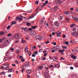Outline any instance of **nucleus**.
<instances>
[{"label": "nucleus", "instance_id": "nucleus-46", "mask_svg": "<svg viewBox=\"0 0 78 78\" xmlns=\"http://www.w3.org/2000/svg\"><path fill=\"white\" fill-rule=\"evenodd\" d=\"M16 53H19V49L16 50Z\"/></svg>", "mask_w": 78, "mask_h": 78}, {"label": "nucleus", "instance_id": "nucleus-2", "mask_svg": "<svg viewBox=\"0 0 78 78\" xmlns=\"http://www.w3.org/2000/svg\"><path fill=\"white\" fill-rule=\"evenodd\" d=\"M4 42L6 46H8L9 45V40L8 39H5V40L4 41Z\"/></svg>", "mask_w": 78, "mask_h": 78}, {"label": "nucleus", "instance_id": "nucleus-47", "mask_svg": "<svg viewBox=\"0 0 78 78\" xmlns=\"http://www.w3.org/2000/svg\"><path fill=\"white\" fill-rule=\"evenodd\" d=\"M62 47L64 49H66L67 48V47L62 46Z\"/></svg>", "mask_w": 78, "mask_h": 78}, {"label": "nucleus", "instance_id": "nucleus-36", "mask_svg": "<svg viewBox=\"0 0 78 78\" xmlns=\"http://www.w3.org/2000/svg\"><path fill=\"white\" fill-rule=\"evenodd\" d=\"M35 4L38 5V4H39V2H38V1H35Z\"/></svg>", "mask_w": 78, "mask_h": 78}, {"label": "nucleus", "instance_id": "nucleus-41", "mask_svg": "<svg viewBox=\"0 0 78 78\" xmlns=\"http://www.w3.org/2000/svg\"><path fill=\"white\" fill-rule=\"evenodd\" d=\"M55 48L57 50H58V49L59 48V46H55Z\"/></svg>", "mask_w": 78, "mask_h": 78}, {"label": "nucleus", "instance_id": "nucleus-8", "mask_svg": "<svg viewBox=\"0 0 78 78\" xmlns=\"http://www.w3.org/2000/svg\"><path fill=\"white\" fill-rule=\"evenodd\" d=\"M56 34L57 37H59L61 35V32H60V30H59L57 32Z\"/></svg>", "mask_w": 78, "mask_h": 78}, {"label": "nucleus", "instance_id": "nucleus-51", "mask_svg": "<svg viewBox=\"0 0 78 78\" xmlns=\"http://www.w3.org/2000/svg\"><path fill=\"white\" fill-rule=\"evenodd\" d=\"M73 31H76V27H74L73 29Z\"/></svg>", "mask_w": 78, "mask_h": 78}, {"label": "nucleus", "instance_id": "nucleus-7", "mask_svg": "<svg viewBox=\"0 0 78 78\" xmlns=\"http://www.w3.org/2000/svg\"><path fill=\"white\" fill-rule=\"evenodd\" d=\"M35 39L40 41V40H41V39H42V37L40 36H37L35 37Z\"/></svg>", "mask_w": 78, "mask_h": 78}, {"label": "nucleus", "instance_id": "nucleus-63", "mask_svg": "<svg viewBox=\"0 0 78 78\" xmlns=\"http://www.w3.org/2000/svg\"><path fill=\"white\" fill-rule=\"evenodd\" d=\"M47 55V53H45L44 55V56H46Z\"/></svg>", "mask_w": 78, "mask_h": 78}, {"label": "nucleus", "instance_id": "nucleus-22", "mask_svg": "<svg viewBox=\"0 0 78 78\" xmlns=\"http://www.w3.org/2000/svg\"><path fill=\"white\" fill-rule=\"evenodd\" d=\"M5 45L3 44H2L0 45V48H3V47H5Z\"/></svg>", "mask_w": 78, "mask_h": 78}, {"label": "nucleus", "instance_id": "nucleus-12", "mask_svg": "<svg viewBox=\"0 0 78 78\" xmlns=\"http://www.w3.org/2000/svg\"><path fill=\"white\" fill-rule=\"evenodd\" d=\"M20 60L22 62H24V61H25V59H23V58L22 56L20 55Z\"/></svg>", "mask_w": 78, "mask_h": 78}, {"label": "nucleus", "instance_id": "nucleus-30", "mask_svg": "<svg viewBox=\"0 0 78 78\" xmlns=\"http://www.w3.org/2000/svg\"><path fill=\"white\" fill-rule=\"evenodd\" d=\"M65 50L64 49H63L62 51H61V52H60L61 54H62L64 53V51Z\"/></svg>", "mask_w": 78, "mask_h": 78}, {"label": "nucleus", "instance_id": "nucleus-33", "mask_svg": "<svg viewBox=\"0 0 78 78\" xmlns=\"http://www.w3.org/2000/svg\"><path fill=\"white\" fill-rule=\"evenodd\" d=\"M12 68L11 69H9L8 71V72H10V73L12 72Z\"/></svg>", "mask_w": 78, "mask_h": 78}, {"label": "nucleus", "instance_id": "nucleus-9", "mask_svg": "<svg viewBox=\"0 0 78 78\" xmlns=\"http://www.w3.org/2000/svg\"><path fill=\"white\" fill-rule=\"evenodd\" d=\"M44 20H45V19L44 18H43L40 21L39 23V24L40 25H42V23H44Z\"/></svg>", "mask_w": 78, "mask_h": 78}, {"label": "nucleus", "instance_id": "nucleus-28", "mask_svg": "<svg viewBox=\"0 0 78 78\" xmlns=\"http://www.w3.org/2000/svg\"><path fill=\"white\" fill-rule=\"evenodd\" d=\"M31 49L32 51H34V49L33 48V46L32 45H31V48H30Z\"/></svg>", "mask_w": 78, "mask_h": 78}, {"label": "nucleus", "instance_id": "nucleus-11", "mask_svg": "<svg viewBox=\"0 0 78 78\" xmlns=\"http://www.w3.org/2000/svg\"><path fill=\"white\" fill-rule=\"evenodd\" d=\"M57 56H55L54 57H52V59L54 61H57Z\"/></svg>", "mask_w": 78, "mask_h": 78}, {"label": "nucleus", "instance_id": "nucleus-16", "mask_svg": "<svg viewBox=\"0 0 78 78\" xmlns=\"http://www.w3.org/2000/svg\"><path fill=\"white\" fill-rule=\"evenodd\" d=\"M24 51L25 53H27L28 52V48L27 47L25 48Z\"/></svg>", "mask_w": 78, "mask_h": 78}, {"label": "nucleus", "instance_id": "nucleus-53", "mask_svg": "<svg viewBox=\"0 0 78 78\" xmlns=\"http://www.w3.org/2000/svg\"><path fill=\"white\" fill-rule=\"evenodd\" d=\"M32 30V29L31 28H29V29L28 28V31H31Z\"/></svg>", "mask_w": 78, "mask_h": 78}, {"label": "nucleus", "instance_id": "nucleus-15", "mask_svg": "<svg viewBox=\"0 0 78 78\" xmlns=\"http://www.w3.org/2000/svg\"><path fill=\"white\" fill-rule=\"evenodd\" d=\"M55 66L54 67H57V68H59L60 67V65H54Z\"/></svg>", "mask_w": 78, "mask_h": 78}, {"label": "nucleus", "instance_id": "nucleus-44", "mask_svg": "<svg viewBox=\"0 0 78 78\" xmlns=\"http://www.w3.org/2000/svg\"><path fill=\"white\" fill-rule=\"evenodd\" d=\"M5 69V67H4V66H1V70H3V69Z\"/></svg>", "mask_w": 78, "mask_h": 78}, {"label": "nucleus", "instance_id": "nucleus-18", "mask_svg": "<svg viewBox=\"0 0 78 78\" xmlns=\"http://www.w3.org/2000/svg\"><path fill=\"white\" fill-rule=\"evenodd\" d=\"M11 23L13 24V25H14L15 24H16V23H17V22H16V21H13Z\"/></svg>", "mask_w": 78, "mask_h": 78}, {"label": "nucleus", "instance_id": "nucleus-52", "mask_svg": "<svg viewBox=\"0 0 78 78\" xmlns=\"http://www.w3.org/2000/svg\"><path fill=\"white\" fill-rule=\"evenodd\" d=\"M11 34L10 33H9L7 35V36H9V37L11 36Z\"/></svg>", "mask_w": 78, "mask_h": 78}, {"label": "nucleus", "instance_id": "nucleus-35", "mask_svg": "<svg viewBox=\"0 0 78 78\" xmlns=\"http://www.w3.org/2000/svg\"><path fill=\"white\" fill-rule=\"evenodd\" d=\"M43 51V49H41L39 50V52H40V53H42Z\"/></svg>", "mask_w": 78, "mask_h": 78}, {"label": "nucleus", "instance_id": "nucleus-45", "mask_svg": "<svg viewBox=\"0 0 78 78\" xmlns=\"http://www.w3.org/2000/svg\"><path fill=\"white\" fill-rule=\"evenodd\" d=\"M23 71H25V69L24 68H22L21 70V72L22 73H23Z\"/></svg>", "mask_w": 78, "mask_h": 78}, {"label": "nucleus", "instance_id": "nucleus-42", "mask_svg": "<svg viewBox=\"0 0 78 78\" xmlns=\"http://www.w3.org/2000/svg\"><path fill=\"white\" fill-rule=\"evenodd\" d=\"M61 59L62 60H64V59H65V58H63V57H61Z\"/></svg>", "mask_w": 78, "mask_h": 78}, {"label": "nucleus", "instance_id": "nucleus-25", "mask_svg": "<svg viewBox=\"0 0 78 78\" xmlns=\"http://www.w3.org/2000/svg\"><path fill=\"white\" fill-rule=\"evenodd\" d=\"M4 34H5V32H0V35H3Z\"/></svg>", "mask_w": 78, "mask_h": 78}, {"label": "nucleus", "instance_id": "nucleus-19", "mask_svg": "<svg viewBox=\"0 0 78 78\" xmlns=\"http://www.w3.org/2000/svg\"><path fill=\"white\" fill-rule=\"evenodd\" d=\"M9 65V63H5L3 64V66H8Z\"/></svg>", "mask_w": 78, "mask_h": 78}, {"label": "nucleus", "instance_id": "nucleus-49", "mask_svg": "<svg viewBox=\"0 0 78 78\" xmlns=\"http://www.w3.org/2000/svg\"><path fill=\"white\" fill-rule=\"evenodd\" d=\"M27 78H30L31 77V76H30L28 74L27 75Z\"/></svg>", "mask_w": 78, "mask_h": 78}, {"label": "nucleus", "instance_id": "nucleus-20", "mask_svg": "<svg viewBox=\"0 0 78 78\" xmlns=\"http://www.w3.org/2000/svg\"><path fill=\"white\" fill-rule=\"evenodd\" d=\"M22 41V43L23 44V43H25L26 42V41L25 40H23V38H22L21 39Z\"/></svg>", "mask_w": 78, "mask_h": 78}, {"label": "nucleus", "instance_id": "nucleus-3", "mask_svg": "<svg viewBox=\"0 0 78 78\" xmlns=\"http://www.w3.org/2000/svg\"><path fill=\"white\" fill-rule=\"evenodd\" d=\"M58 6H56L54 7V8H51V10L53 12H56L57 11V9H58Z\"/></svg>", "mask_w": 78, "mask_h": 78}, {"label": "nucleus", "instance_id": "nucleus-4", "mask_svg": "<svg viewBox=\"0 0 78 78\" xmlns=\"http://www.w3.org/2000/svg\"><path fill=\"white\" fill-rule=\"evenodd\" d=\"M48 72V71H46L45 72V73L44 74V76L46 78H50V76L49 74L47 73Z\"/></svg>", "mask_w": 78, "mask_h": 78}, {"label": "nucleus", "instance_id": "nucleus-6", "mask_svg": "<svg viewBox=\"0 0 78 78\" xmlns=\"http://www.w3.org/2000/svg\"><path fill=\"white\" fill-rule=\"evenodd\" d=\"M36 32L34 31H30L29 33V34H30V35H35L36 34Z\"/></svg>", "mask_w": 78, "mask_h": 78}, {"label": "nucleus", "instance_id": "nucleus-60", "mask_svg": "<svg viewBox=\"0 0 78 78\" xmlns=\"http://www.w3.org/2000/svg\"><path fill=\"white\" fill-rule=\"evenodd\" d=\"M10 49L11 51H14V48H11Z\"/></svg>", "mask_w": 78, "mask_h": 78}, {"label": "nucleus", "instance_id": "nucleus-58", "mask_svg": "<svg viewBox=\"0 0 78 78\" xmlns=\"http://www.w3.org/2000/svg\"><path fill=\"white\" fill-rule=\"evenodd\" d=\"M51 51L52 53H54V52H55V50H51Z\"/></svg>", "mask_w": 78, "mask_h": 78}, {"label": "nucleus", "instance_id": "nucleus-64", "mask_svg": "<svg viewBox=\"0 0 78 78\" xmlns=\"http://www.w3.org/2000/svg\"><path fill=\"white\" fill-rule=\"evenodd\" d=\"M76 51H78V48H76Z\"/></svg>", "mask_w": 78, "mask_h": 78}, {"label": "nucleus", "instance_id": "nucleus-54", "mask_svg": "<svg viewBox=\"0 0 78 78\" xmlns=\"http://www.w3.org/2000/svg\"><path fill=\"white\" fill-rule=\"evenodd\" d=\"M50 41H48L46 42H45V44H48L49 43Z\"/></svg>", "mask_w": 78, "mask_h": 78}, {"label": "nucleus", "instance_id": "nucleus-21", "mask_svg": "<svg viewBox=\"0 0 78 78\" xmlns=\"http://www.w3.org/2000/svg\"><path fill=\"white\" fill-rule=\"evenodd\" d=\"M56 2L58 4L60 3H61V1L60 0H56Z\"/></svg>", "mask_w": 78, "mask_h": 78}, {"label": "nucleus", "instance_id": "nucleus-56", "mask_svg": "<svg viewBox=\"0 0 78 78\" xmlns=\"http://www.w3.org/2000/svg\"><path fill=\"white\" fill-rule=\"evenodd\" d=\"M65 19L66 20H69V18H67V17H66L65 18Z\"/></svg>", "mask_w": 78, "mask_h": 78}, {"label": "nucleus", "instance_id": "nucleus-37", "mask_svg": "<svg viewBox=\"0 0 78 78\" xmlns=\"http://www.w3.org/2000/svg\"><path fill=\"white\" fill-rule=\"evenodd\" d=\"M1 75H5V73L4 72H1L0 73Z\"/></svg>", "mask_w": 78, "mask_h": 78}, {"label": "nucleus", "instance_id": "nucleus-24", "mask_svg": "<svg viewBox=\"0 0 78 78\" xmlns=\"http://www.w3.org/2000/svg\"><path fill=\"white\" fill-rule=\"evenodd\" d=\"M62 19V16H61L60 18L58 19L59 21H61Z\"/></svg>", "mask_w": 78, "mask_h": 78}, {"label": "nucleus", "instance_id": "nucleus-32", "mask_svg": "<svg viewBox=\"0 0 78 78\" xmlns=\"http://www.w3.org/2000/svg\"><path fill=\"white\" fill-rule=\"evenodd\" d=\"M75 11L76 12H78V8H76L75 9Z\"/></svg>", "mask_w": 78, "mask_h": 78}, {"label": "nucleus", "instance_id": "nucleus-23", "mask_svg": "<svg viewBox=\"0 0 78 78\" xmlns=\"http://www.w3.org/2000/svg\"><path fill=\"white\" fill-rule=\"evenodd\" d=\"M27 73L30 74L31 73V71L30 70H27Z\"/></svg>", "mask_w": 78, "mask_h": 78}, {"label": "nucleus", "instance_id": "nucleus-31", "mask_svg": "<svg viewBox=\"0 0 78 78\" xmlns=\"http://www.w3.org/2000/svg\"><path fill=\"white\" fill-rule=\"evenodd\" d=\"M75 26V24H71L70 25V27L71 28H72L73 27Z\"/></svg>", "mask_w": 78, "mask_h": 78}, {"label": "nucleus", "instance_id": "nucleus-43", "mask_svg": "<svg viewBox=\"0 0 78 78\" xmlns=\"http://www.w3.org/2000/svg\"><path fill=\"white\" fill-rule=\"evenodd\" d=\"M9 67L8 66L6 67L5 68V70H9Z\"/></svg>", "mask_w": 78, "mask_h": 78}, {"label": "nucleus", "instance_id": "nucleus-59", "mask_svg": "<svg viewBox=\"0 0 78 78\" xmlns=\"http://www.w3.org/2000/svg\"><path fill=\"white\" fill-rule=\"evenodd\" d=\"M12 66L13 67H16V65L15 64H13L12 65Z\"/></svg>", "mask_w": 78, "mask_h": 78}, {"label": "nucleus", "instance_id": "nucleus-40", "mask_svg": "<svg viewBox=\"0 0 78 78\" xmlns=\"http://www.w3.org/2000/svg\"><path fill=\"white\" fill-rule=\"evenodd\" d=\"M52 44H53L54 45H56V43L55 42H52Z\"/></svg>", "mask_w": 78, "mask_h": 78}, {"label": "nucleus", "instance_id": "nucleus-26", "mask_svg": "<svg viewBox=\"0 0 78 78\" xmlns=\"http://www.w3.org/2000/svg\"><path fill=\"white\" fill-rule=\"evenodd\" d=\"M36 15V14H35V15H34V14L32 16H30L29 17L30 19H32V18H33V17H34V16H35Z\"/></svg>", "mask_w": 78, "mask_h": 78}, {"label": "nucleus", "instance_id": "nucleus-10", "mask_svg": "<svg viewBox=\"0 0 78 78\" xmlns=\"http://www.w3.org/2000/svg\"><path fill=\"white\" fill-rule=\"evenodd\" d=\"M22 29L24 31H25V32H28V28L27 27H23Z\"/></svg>", "mask_w": 78, "mask_h": 78}, {"label": "nucleus", "instance_id": "nucleus-5", "mask_svg": "<svg viewBox=\"0 0 78 78\" xmlns=\"http://www.w3.org/2000/svg\"><path fill=\"white\" fill-rule=\"evenodd\" d=\"M72 34L74 37H77L78 36V33L76 31L73 32Z\"/></svg>", "mask_w": 78, "mask_h": 78}, {"label": "nucleus", "instance_id": "nucleus-29", "mask_svg": "<svg viewBox=\"0 0 78 78\" xmlns=\"http://www.w3.org/2000/svg\"><path fill=\"white\" fill-rule=\"evenodd\" d=\"M38 69L39 70H42V66H39L38 68Z\"/></svg>", "mask_w": 78, "mask_h": 78}, {"label": "nucleus", "instance_id": "nucleus-50", "mask_svg": "<svg viewBox=\"0 0 78 78\" xmlns=\"http://www.w3.org/2000/svg\"><path fill=\"white\" fill-rule=\"evenodd\" d=\"M70 69H71V70H73V67L72 66H71L70 67Z\"/></svg>", "mask_w": 78, "mask_h": 78}, {"label": "nucleus", "instance_id": "nucleus-61", "mask_svg": "<svg viewBox=\"0 0 78 78\" xmlns=\"http://www.w3.org/2000/svg\"><path fill=\"white\" fill-rule=\"evenodd\" d=\"M49 59H52V58H52V57H51V56H49Z\"/></svg>", "mask_w": 78, "mask_h": 78}, {"label": "nucleus", "instance_id": "nucleus-13", "mask_svg": "<svg viewBox=\"0 0 78 78\" xmlns=\"http://www.w3.org/2000/svg\"><path fill=\"white\" fill-rule=\"evenodd\" d=\"M54 25L57 27H59V23L57 21L55 22Z\"/></svg>", "mask_w": 78, "mask_h": 78}, {"label": "nucleus", "instance_id": "nucleus-48", "mask_svg": "<svg viewBox=\"0 0 78 78\" xmlns=\"http://www.w3.org/2000/svg\"><path fill=\"white\" fill-rule=\"evenodd\" d=\"M32 57H36V55L35 54H33L32 55Z\"/></svg>", "mask_w": 78, "mask_h": 78}, {"label": "nucleus", "instance_id": "nucleus-57", "mask_svg": "<svg viewBox=\"0 0 78 78\" xmlns=\"http://www.w3.org/2000/svg\"><path fill=\"white\" fill-rule=\"evenodd\" d=\"M15 63H16V64H18L19 63V62H18L17 60H16Z\"/></svg>", "mask_w": 78, "mask_h": 78}, {"label": "nucleus", "instance_id": "nucleus-55", "mask_svg": "<svg viewBox=\"0 0 78 78\" xmlns=\"http://www.w3.org/2000/svg\"><path fill=\"white\" fill-rule=\"evenodd\" d=\"M19 41H14V42L15 43H18V42H19Z\"/></svg>", "mask_w": 78, "mask_h": 78}, {"label": "nucleus", "instance_id": "nucleus-39", "mask_svg": "<svg viewBox=\"0 0 78 78\" xmlns=\"http://www.w3.org/2000/svg\"><path fill=\"white\" fill-rule=\"evenodd\" d=\"M19 17H17L15 19L16 20H19Z\"/></svg>", "mask_w": 78, "mask_h": 78}, {"label": "nucleus", "instance_id": "nucleus-27", "mask_svg": "<svg viewBox=\"0 0 78 78\" xmlns=\"http://www.w3.org/2000/svg\"><path fill=\"white\" fill-rule=\"evenodd\" d=\"M31 27L34 30L35 28H37V27H36V26H32Z\"/></svg>", "mask_w": 78, "mask_h": 78}, {"label": "nucleus", "instance_id": "nucleus-38", "mask_svg": "<svg viewBox=\"0 0 78 78\" xmlns=\"http://www.w3.org/2000/svg\"><path fill=\"white\" fill-rule=\"evenodd\" d=\"M22 20H23V19L22 18H19V21H20V22L21 21H22Z\"/></svg>", "mask_w": 78, "mask_h": 78}, {"label": "nucleus", "instance_id": "nucleus-17", "mask_svg": "<svg viewBox=\"0 0 78 78\" xmlns=\"http://www.w3.org/2000/svg\"><path fill=\"white\" fill-rule=\"evenodd\" d=\"M25 66L26 67H29L30 66V65H29V63L28 62H27L25 64Z\"/></svg>", "mask_w": 78, "mask_h": 78}, {"label": "nucleus", "instance_id": "nucleus-62", "mask_svg": "<svg viewBox=\"0 0 78 78\" xmlns=\"http://www.w3.org/2000/svg\"><path fill=\"white\" fill-rule=\"evenodd\" d=\"M74 56H75V55H72L71 56V58H73H73H74Z\"/></svg>", "mask_w": 78, "mask_h": 78}, {"label": "nucleus", "instance_id": "nucleus-14", "mask_svg": "<svg viewBox=\"0 0 78 78\" xmlns=\"http://www.w3.org/2000/svg\"><path fill=\"white\" fill-rule=\"evenodd\" d=\"M63 13L65 14H66L67 15H69L70 14L69 11L64 12H63Z\"/></svg>", "mask_w": 78, "mask_h": 78}, {"label": "nucleus", "instance_id": "nucleus-1", "mask_svg": "<svg viewBox=\"0 0 78 78\" xmlns=\"http://www.w3.org/2000/svg\"><path fill=\"white\" fill-rule=\"evenodd\" d=\"M14 37L16 39H19L21 37V34L20 33L16 34L15 35Z\"/></svg>", "mask_w": 78, "mask_h": 78}, {"label": "nucleus", "instance_id": "nucleus-34", "mask_svg": "<svg viewBox=\"0 0 78 78\" xmlns=\"http://www.w3.org/2000/svg\"><path fill=\"white\" fill-rule=\"evenodd\" d=\"M27 26H31V24L30 23H27Z\"/></svg>", "mask_w": 78, "mask_h": 78}]
</instances>
